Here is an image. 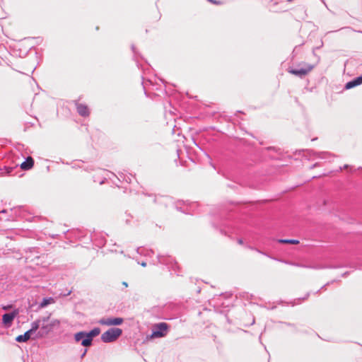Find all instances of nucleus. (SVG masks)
Masks as SVG:
<instances>
[{
    "instance_id": "obj_1",
    "label": "nucleus",
    "mask_w": 362,
    "mask_h": 362,
    "mask_svg": "<svg viewBox=\"0 0 362 362\" xmlns=\"http://www.w3.org/2000/svg\"><path fill=\"white\" fill-rule=\"evenodd\" d=\"M41 329L38 332L39 337L47 336L49 333L55 329H59L61 325L60 320L57 319H51V314L41 317Z\"/></svg>"
},
{
    "instance_id": "obj_2",
    "label": "nucleus",
    "mask_w": 362,
    "mask_h": 362,
    "mask_svg": "<svg viewBox=\"0 0 362 362\" xmlns=\"http://www.w3.org/2000/svg\"><path fill=\"white\" fill-rule=\"evenodd\" d=\"M122 333L120 328H110L101 335V340L105 343H110L115 341Z\"/></svg>"
},
{
    "instance_id": "obj_3",
    "label": "nucleus",
    "mask_w": 362,
    "mask_h": 362,
    "mask_svg": "<svg viewBox=\"0 0 362 362\" xmlns=\"http://www.w3.org/2000/svg\"><path fill=\"white\" fill-rule=\"evenodd\" d=\"M313 66L305 62L299 64L297 68L289 69L288 72L293 75L303 78L306 76L312 69Z\"/></svg>"
},
{
    "instance_id": "obj_4",
    "label": "nucleus",
    "mask_w": 362,
    "mask_h": 362,
    "mask_svg": "<svg viewBox=\"0 0 362 362\" xmlns=\"http://www.w3.org/2000/svg\"><path fill=\"white\" fill-rule=\"evenodd\" d=\"M168 325L165 322H160L153 326L151 338H160L165 336Z\"/></svg>"
},
{
    "instance_id": "obj_5",
    "label": "nucleus",
    "mask_w": 362,
    "mask_h": 362,
    "mask_svg": "<svg viewBox=\"0 0 362 362\" xmlns=\"http://www.w3.org/2000/svg\"><path fill=\"white\" fill-rule=\"evenodd\" d=\"M100 332V329L98 327H95L89 332H86V338L81 341V345L83 346H88L91 344L93 337L98 336Z\"/></svg>"
},
{
    "instance_id": "obj_6",
    "label": "nucleus",
    "mask_w": 362,
    "mask_h": 362,
    "mask_svg": "<svg viewBox=\"0 0 362 362\" xmlns=\"http://www.w3.org/2000/svg\"><path fill=\"white\" fill-rule=\"evenodd\" d=\"M19 314L18 309L13 310L11 313H5L2 316V322L6 327H10L14 318Z\"/></svg>"
},
{
    "instance_id": "obj_7",
    "label": "nucleus",
    "mask_w": 362,
    "mask_h": 362,
    "mask_svg": "<svg viewBox=\"0 0 362 362\" xmlns=\"http://www.w3.org/2000/svg\"><path fill=\"white\" fill-rule=\"evenodd\" d=\"M123 322L122 317H114V318H102L99 320V323L102 325H119Z\"/></svg>"
},
{
    "instance_id": "obj_8",
    "label": "nucleus",
    "mask_w": 362,
    "mask_h": 362,
    "mask_svg": "<svg viewBox=\"0 0 362 362\" xmlns=\"http://www.w3.org/2000/svg\"><path fill=\"white\" fill-rule=\"evenodd\" d=\"M34 165V160L32 157L28 156L25 160L21 164V169L24 170H30Z\"/></svg>"
},
{
    "instance_id": "obj_9",
    "label": "nucleus",
    "mask_w": 362,
    "mask_h": 362,
    "mask_svg": "<svg viewBox=\"0 0 362 362\" xmlns=\"http://www.w3.org/2000/svg\"><path fill=\"white\" fill-rule=\"evenodd\" d=\"M362 83V76H358L351 81H349L345 85L346 89H350Z\"/></svg>"
},
{
    "instance_id": "obj_10",
    "label": "nucleus",
    "mask_w": 362,
    "mask_h": 362,
    "mask_svg": "<svg viewBox=\"0 0 362 362\" xmlns=\"http://www.w3.org/2000/svg\"><path fill=\"white\" fill-rule=\"evenodd\" d=\"M76 109L78 114L83 117H86L89 115V110L86 105L83 104H76Z\"/></svg>"
},
{
    "instance_id": "obj_11",
    "label": "nucleus",
    "mask_w": 362,
    "mask_h": 362,
    "mask_svg": "<svg viewBox=\"0 0 362 362\" xmlns=\"http://www.w3.org/2000/svg\"><path fill=\"white\" fill-rule=\"evenodd\" d=\"M41 324H42V321H41V318L33 322L30 325V329H28V331L30 332V333H33V332H35L40 327L41 328Z\"/></svg>"
},
{
    "instance_id": "obj_12",
    "label": "nucleus",
    "mask_w": 362,
    "mask_h": 362,
    "mask_svg": "<svg viewBox=\"0 0 362 362\" xmlns=\"http://www.w3.org/2000/svg\"><path fill=\"white\" fill-rule=\"evenodd\" d=\"M30 338V332L28 330L26 331L23 334H21V335H18L16 338V341H18V342H25L27 341L28 340H29Z\"/></svg>"
},
{
    "instance_id": "obj_13",
    "label": "nucleus",
    "mask_w": 362,
    "mask_h": 362,
    "mask_svg": "<svg viewBox=\"0 0 362 362\" xmlns=\"http://www.w3.org/2000/svg\"><path fill=\"white\" fill-rule=\"evenodd\" d=\"M54 302V299L51 297L49 298H44L42 299V300L41 301V303H40V308H45L46 307L47 305L50 304V303H53Z\"/></svg>"
},
{
    "instance_id": "obj_14",
    "label": "nucleus",
    "mask_w": 362,
    "mask_h": 362,
    "mask_svg": "<svg viewBox=\"0 0 362 362\" xmlns=\"http://www.w3.org/2000/svg\"><path fill=\"white\" fill-rule=\"evenodd\" d=\"M86 338V332H79L74 335V339L76 341L78 342L81 340H83V339Z\"/></svg>"
},
{
    "instance_id": "obj_15",
    "label": "nucleus",
    "mask_w": 362,
    "mask_h": 362,
    "mask_svg": "<svg viewBox=\"0 0 362 362\" xmlns=\"http://www.w3.org/2000/svg\"><path fill=\"white\" fill-rule=\"evenodd\" d=\"M278 241H279V243H289V244H294V245L299 243V240H296V239H279Z\"/></svg>"
},
{
    "instance_id": "obj_16",
    "label": "nucleus",
    "mask_w": 362,
    "mask_h": 362,
    "mask_svg": "<svg viewBox=\"0 0 362 362\" xmlns=\"http://www.w3.org/2000/svg\"><path fill=\"white\" fill-rule=\"evenodd\" d=\"M40 258L39 256H35V257H33L31 254L26 256V259L28 262H33L36 264H38V262H35V259L37 260Z\"/></svg>"
},
{
    "instance_id": "obj_17",
    "label": "nucleus",
    "mask_w": 362,
    "mask_h": 362,
    "mask_svg": "<svg viewBox=\"0 0 362 362\" xmlns=\"http://www.w3.org/2000/svg\"><path fill=\"white\" fill-rule=\"evenodd\" d=\"M321 156H320V158H326V156H328L329 155V153H327V152H322L320 153Z\"/></svg>"
},
{
    "instance_id": "obj_18",
    "label": "nucleus",
    "mask_w": 362,
    "mask_h": 362,
    "mask_svg": "<svg viewBox=\"0 0 362 362\" xmlns=\"http://www.w3.org/2000/svg\"><path fill=\"white\" fill-rule=\"evenodd\" d=\"M10 308H11V305H6V306H4V307H3V309H4V310H8V309H9Z\"/></svg>"
},
{
    "instance_id": "obj_19",
    "label": "nucleus",
    "mask_w": 362,
    "mask_h": 362,
    "mask_svg": "<svg viewBox=\"0 0 362 362\" xmlns=\"http://www.w3.org/2000/svg\"><path fill=\"white\" fill-rule=\"evenodd\" d=\"M86 352H87V349H85L81 354V358H83L86 355Z\"/></svg>"
},
{
    "instance_id": "obj_20",
    "label": "nucleus",
    "mask_w": 362,
    "mask_h": 362,
    "mask_svg": "<svg viewBox=\"0 0 362 362\" xmlns=\"http://www.w3.org/2000/svg\"><path fill=\"white\" fill-rule=\"evenodd\" d=\"M238 243L239 244H240V245L243 243V240H242V239H238Z\"/></svg>"
},
{
    "instance_id": "obj_21",
    "label": "nucleus",
    "mask_w": 362,
    "mask_h": 362,
    "mask_svg": "<svg viewBox=\"0 0 362 362\" xmlns=\"http://www.w3.org/2000/svg\"><path fill=\"white\" fill-rule=\"evenodd\" d=\"M122 285H124L125 287L128 286V284L126 281H123Z\"/></svg>"
},
{
    "instance_id": "obj_22",
    "label": "nucleus",
    "mask_w": 362,
    "mask_h": 362,
    "mask_svg": "<svg viewBox=\"0 0 362 362\" xmlns=\"http://www.w3.org/2000/svg\"><path fill=\"white\" fill-rule=\"evenodd\" d=\"M141 265L142 267H146V262H142V263L141 264Z\"/></svg>"
},
{
    "instance_id": "obj_23",
    "label": "nucleus",
    "mask_w": 362,
    "mask_h": 362,
    "mask_svg": "<svg viewBox=\"0 0 362 362\" xmlns=\"http://www.w3.org/2000/svg\"><path fill=\"white\" fill-rule=\"evenodd\" d=\"M99 182H100V184L101 185V184H103L104 182H103V180H101V181H100Z\"/></svg>"
},
{
    "instance_id": "obj_24",
    "label": "nucleus",
    "mask_w": 362,
    "mask_h": 362,
    "mask_svg": "<svg viewBox=\"0 0 362 362\" xmlns=\"http://www.w3.org/2000/svg\"><path fill=\"white\" fill-rule=\"evenodd\" d=\"M256 250L257 252L261 253V252H260L259 250ZM262 254H263V253L262 252Z\"/></svg>"
},
{
    "instance_id": "obj_25",
    "label": "nucleus",
    "mask_w": 362,
    "mask_h": 362,
    "mask_svg": "<svg viewBox=\"0 0 362 362\" xmlns=\"http://www.w3.org/2000/svg\"><path fill=\"white\" fill-rule=\"evenodd\" d=\"M347 168V165H345L344 166V168Z\"/></svg>"
}]
</instances>
